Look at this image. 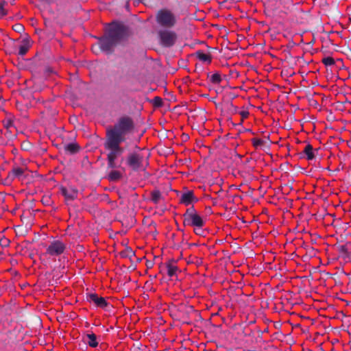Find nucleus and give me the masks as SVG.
Returning <instances> with one entry per match:
<instances>
[{
	"label": "nucleus",
	"instance_id": "nucleus-1",
	"mask_svg": "<svg viewBox=\"0 0 351 351\" xmlns=\"http://www.w3.org/2000/svg\"><path fill=\"white\" fill-rule=\"evenodd\" d=\"M134 129L133 119L128 116L120 117L117 122L106 130L104 147L110 152L107 154V160L117 159L123 152L124 149L121 143L125 141V136L131 133Z\"/></svg>",
	"mask_w": 351,
	"mask_h": 351
},
{
	"label": "nucleus",
	"instance_id": "nucleus-2",
	"mask_svg": "<svg viewBox=\"0 0 351 351\" xmlns=\"http://www.w3.org/2000/svg\"><path fill=\"white\" fill-rule=\"evenodd\" d=\"M129 36V29L122 23H112L106 28L104 34L98 38L101 51L108 55L114 52V48L125 42Z\"/></svg>",
	"mask_w": 351,
	"mask_h": 351
},
{
	"label": "nucleus",
	"instance_id": "nucleus-3",
	"mask_svg": "<svg viewBox=\"0 0 351 351\" xmlns=\"http://www.w3.org/2000/svg\"><path fill=\"white\" fill-rule=\"evenodd\" d=\"M156 21L160 28L171 29L177 24L176 16L168 9H160L156 14Z\"/></svg>",
	"mask_w": 351,
	"mask_h": 351
},
{
	"label": "nucleus",
	"instance_id": "nucleus-4",
	"mask_svg": "<svg viewBox=\"0 0 351 351\" xmlns=\"http://www.w3.org/2000/svg\"><path fill=\"white\" fill-rule=\"evenodd\" d=\"M156 34L159 44L165 48L173 47L178 39L176 32L171 29L160 28L157 30Z\"/></svg>",
	"mask_w": 351,
	"mask_h": 351
},
{
	"label": "nucleus",
	"instance_id": "nucleus-5",
	"mask_svg": "<svg viewBox=\"0 0 351 351\" xmlns=\"http://www.w3.org/2000/svg\"><path fill=\"white\" fill-rule=\"evenodd\" d=\"M66 249V245L59 241H53L50 245L47 247L46 254L51 256H58L63 254Z\"/></svg>",
	"mask_w": 351,
	"mask_h": 351
},
{
	"label": "nucleus",
	"instance_id": "nucleus-6",
	"mask_svg": "<svg viewBox=\"0 0 351 351\" xmlns=\"http://www.w3.org/2000/svg\"><path fill=\"white\" fill-rule=\"evenodd\" d=\"M143 156L137 153H131L127 158V164L132 170L136 171L143 168Z\"/></svg>",
	"mask_w": 351,
	"mask_h": 351
},
{
	"label": "nucleus",
	"instance_id": "nucleus-7",
	"mask_svg": "<svg viewBox=\"0 0 351 351\" xmlns=\"http://www.w3.org/2000/svg\"><path fill=\"white\" fill-rule=\"evenodd\" d=\"M60 190L61 194L64 197L66 204L73 202L77 197L78 190L73 186L69 187L61 186Z\"/></svg>",
	"mask_w": 351,
	"mask_h": 351
},
{
	"label": "nucleus",
	"instance_id": "nucleus-8",
	"mask_svg": "<svg viewBox=\"0 0 351 351\" xmlns=\"http://www.w3.org/2000/svg\"><path fill=\"white\" fill-rule=\"evenodd\" d=\"M87 302L93 303L97 307L105 308L108 306V303L103 297L99 296L97 293H87L86 296Z\"/></svg>",
	"mask_w": 351,
	"mask_h": 351
},
{
	"label": "nucleus",
	"instance_id": "nucleus-9",
	"mask_svg": "<svg viewBox=\"0 0 351 351\" xmlns=\"http://www.w3.org/2000/svg\"><path fill=\"white\" fill-rule=\"evenodd\" d=\"M24 173V168L16 166L14 167L12 169V170L8 172V176L5 178V180L9 182H12L15 179L23 180V178H25Z\"/></svg>",
	"mask_w": 351,
	"mask_h": 351
},
{
	"label": "nucleus",
	"instance_id": "nucleus-10",
	"mask_svg": "<svg viewBox=\"0 0 351 351\" xmlns=\"http://www.w3.org/2000/svg\"><path fill=\"white\" fill-rule=\"evenodd\" d=\"M204 223V220L199 214L192 215L183 220L184 226L203 227Z\"/></svg>",
	"mask_w": 351,
	"mask_h": 351
},
{
	"label": "nucleus",
	"instance_id": "nucleus-11",
	"mask_svg": "<svg viewBox=\"0 0 351 351\" xmlns=\"http://www.w3.org/2000/svg\"><path fill=\"white\" fill-rule=\"evenodd\" d=\"M197 201L198 199L194 196V193L192 191H188L182 193L180 197V202L185 206H189L193 202H197Z\"/></svg>",
	"mask_w": 351,
	"mask_h": 351
},
{
	"label": "nucleus",
	"instance_id": "nucleus-12",
	"mask_svg": "<svg viewBox=\"0 0 351 351\" xmlns=\"http://www.w3.org/2000/svg\"><path fill=\"white\" fill-rule=\"evenodd\" d=\"M178 269V266L173 260L169 261L164 267V269H167V274L169 277L174 276Z\"/></svg>",
	"mask_w": 351,
	"mask_h": 351
},
{
	"label": "nucleus",
	"instance_id": "nucleus-13",
	"mask_svg": "<svg viewBox=\"0 0 351 351\" xmlns=\"http://www.w3.org/2000/svg\"><path fill=\"white\" fill-rule=\"evenodd\" d=\"M80 149V147L77 143H70L64 145V150L66 154H75Z\"/></svg>",
	"mask_w": 351,
	"mask_h": 351
},
{
	"label": "nucleus",
	"instance_id": "nucleus-14",
	"mask_svg": "<svg viewBox=\"0 0 351 351\" xmlns=\"http://www.w3.org/2000/svg\"><path fill=\"white\" fill-rule=\"evenodd\" d=\"M83 341L91 348H95L98 346L97 336L94 333L86 335L83 337Z\"/></svg>",
	"mask_w": 351,
	"mask_h": 351
},
{
	"label": "nucleus",
	"instance_id": "nucleus-15",
	"mask_svg": "<svg viewBox=\"0 0 351 351\" xmlns=\"http://www.w3.org/2000/svg\"><path fill=\"white\" fill-rule=\"evenodd\" d=\"M31 45L29 43V41L26 39L23 40L22 42V45L19 46V50L18 52L19 56H23L27 53V52L29 51Z\"/></svg>",
	"mask_w": 351,
	"mask_h": 351
},
{
	"label": "nucleus",
	"instance_id": "nucleus-16",
	"mask_svg": "<svg viewBox=\"0 0 351 351\" xmlns=\"http://www.w3.org/2000/svg\"><path fill=\"white\" fill-rule=\"evenodd\" d=\"M195 55L197 58L202 62H206L210 64L212 61L211 56L208 53H204L201 50L197 51L195 52Z\"/></svg>",
	"mask_w": 351,
	"mask_h": 351
},
{
	"label": "nucleus",
	"instance_id": "nucleus-17",
	"mask_svg": "<svg viewBox=\"0 0 351 351\" xmlns=\"http://www.w3.org/2000/svg\"><path fill=\"white\" fill-rule=\"evenodd\" d=\"M122 174L120 171L117 170L111 171L108 175V180L110 182H116L121 179Z\"/></svg>",
	"mask_w": 351,
	"mask_h": 351
},
{
	"label": "nucleus",
	"instance_id": "nucleus-18",
	"mask_svg": "<svg viewBox=\"0 0 351 351\" xmlns=\"http://www.w3.org/2000/svg\"><path fill=\"white\" fill-rule=\"evenodd\" d=\"M303 152L306 154V158L308 160H313L315 158L313 148L311 144H307L306 145Z\"/></svg>",
	"mask_w": 351,
	"mask_h": 351
},
{
	"label": "nucleus",
	"instance_id": "nucleus-19",
	"mask_svg": "<svg viewBox=\"0 0 351 351\" xmlns=\"http://www.w3.org/2000/svg\"><path fill=\"white\" fill-rule=\"evenodd\" d=\"M151 200L154 204H157L162 199V194L160 191L154 190L151 193Z\"/></svg>",
	"mask_w": 351,
	"mask_h": 351
},
{
	"label": "nucleus",
	"instance_id": "nucleus-20",
	"mask_svg": "<svg viewBox=\"0 0 351 351\" xmlns=\"http://www.w3.org/2000/svg\"><path fill=\"white\" fill-rule=\"evenodd\" d=\"M121 256L123 258H131L132 256H135V253L130 247H127L124 251L121 252Z\"/></svg>",
	"mask_w": 351,
	"mask_h": 351
},
{
	"label": "nucleus",
	"instance_id": "nucleus-21",
	"mask_svg": "<svg viewBox=\"0 0 351 351\" xmlns=\"http://www.w3.org/2000/svg\"><path fill=\"white\" fill-rule=\"evenodd\" d=\"M210 80L214 84H219L222 80L219 73L217 72L210 76Z\"/></svg>",
	"mask_w": 351,
	"mask_h": 351
},
{
	"label": "nucleus",
	"instance_id": "nucleus-22",
	"mask_svg": "<svg viewBox=\"0 0 351 351\" xmlns=\"http://www.w3.org/2000/svg\"><path fill=\"white\" fill-rule=\"evenodd\" d=\"M197 214L198 213L195 210L194 206H192L186 210L185 213L183 215V219H185L186 218L190 217L192 215H195Z\"/></svg>",
	"mask_w": 351,
	"mask_h": 351
},
{
	"label": "nucleus",
	"instance_id": "nucleus-23",
	"mask_svg": "<svg viewBox=\"0 0 351 351\" xmlns=\"http://www.w3.org/2000/svg\"><path fill=\"white\" fill-rule=\"evenodd\" d=\"M152 104H153L154 107L159 108V107H161L162 106L163 101H162V99L161 97H155L153 99Z\"/></svg>",
	"mask_w": 351,
	"mask_h": 351
},
{
	"label": "nucleus",
	"instance_id": "nucleus-24",
	"mask_svg": "<svg viewBox=\"0 0 351 351\" xmlns=\"http://www.w3.org/2000/svg\"><path fill=\"white\" fill-rule=\"evenodd\" d=\"M6 4H7V3L5 1H0V17H3V16L7 15V14H8L6 10L4 8V6Z\"/></svg>",
	"mask_w": 351,
	"mask_h": 351
},
{
	"label": "nucleus",
	"instance_id": "nucleus-25",
	"mask_svg": "<svg viewBox=\"0 0 351 351\" xmlns=\"http://www.w3.org/2000/svg\"><path fill=\"white\" fill-rule=\"evenodd\" d=\"M322 62L326 65V66H332V65H334L335 64V60L332 58V57H330V56H328V57H326L324 58L323 60H322Z\"/></svg>",
	"mask_w": 351,
	"mask_h": 351
},
{
	"label": "nucleus",
	"instance_id": "nucleus-26",
	"mask_svg": "<svg viewBox=\"0 0 351 351\" xmlns=\"http://www.w3.org/2000/svg\"><path fill=\"white\" fill-rule=\"evenodd\" d=\"M13 30L18 33H22L25 30V27L22 24L16 23L12 27Z\"/></svg>",
	"mask_w": 351,
	"mask_h": 351
},
{
	"label": "nucleus",
	"instance_id": "nucleus-27",
	"mask_svg": "<svg viewBox=\"0 0 351 351\" xmlns=\"http://www.w3.org/2000/svg\"><path fill=\"white\" fill-rule=\"evenodd\" d=\"M339 252L341 254L348 256V249L347 245H343L338 247Z\"/></svg>",
	"mask_w": 351,
	"mask_h": 351
},
{
	"label": "nucleus",
	"instance_id": "nucleus-28",
	"mask_svg": "<svg viewBox=\"0 0 351 351\" xmlns=\"http://www.w3.org/2000/svg\"><path fill=\"white\" fill-rule=\"evenodd\" d=\"M252 144L255 147H258L264 143V141L259 138H252Z\"/></svg>",
	"mask_w": 351,
	"mask_h": 351
},
{
	"label": "nucleus",
	"instance_id": "nucleus-29",
	"mask_svg": "<svg viewBox=\"0 0 351 351\" xmlns=\"http://www.w3.org/2000/svg\"><path fill=\"white\" fill-rule=\"evenodd\" d=\"M108 161V169H115L119 166L117 165L116 161L114 160H107Z\"/></svg>",
	"mask_w": 351,
	"mask_h": 351
},
{
	"label": "nucleus",
	"instance_id": "nucleus-30",
	"mask_svg": "<svg viewBox=\"0 0 351 351\" xmlns=\"http://www.w3.org/2000/svg\"><path fill=\"white\" fill-rule=\"evenodd\" d=\"M80 8L81 6L78 2H75L74 6L69 5L67 9L69 12H72L73 10H78Z\"/></svg>",
	"mask_w": 351,
	"mask_h": 351
},
{
	"label": "nucleus",
	"instance_id": "nucleus-31",
	"mask_svg": "<svg viewBox=\"0 0 351 351\" xmlns=\"http://www.w3.org/2000/svg\"><path fill=\"white\" fill-rule=\"evenodd\" d=\"M194 232L197 235H203L204 232L202 227H195Z\"/></svg>",
	"mask_w": 351,
	"mask_h": 351
},
{
	"label": "nucleus",
	"instance_id": "nucleus-32",
	"mask_svg": "<svg viewBox=\"0 0 351 351\" xmlns=\"http://www.w3.org/2000/svg\"><path fill=\"white\" fill-rule=\"evenodd\" d=\"M13 125V121L10 119H8L5 121H4V126L6 128H9Z\"/></svg>",
	"mask_w": 351,
	"mask_h": 351
},
{
	"label": "nucleus",
	"instance_id": "nucleus-33",
	"mask_svg": "<svg viewBox=\"0 0 351 351\" xmlns=\"http://www.w3.org/2000/svg\"><path fill=\"white\" fill-rule=\"evenodd\" d=\"M240 114L243 119H246L249 115V112L248 111H242L240 112Z\"/></svg>",
	"mask_w": 351,
	"mask_h": 351
},
{
	"label": "nucleus",
	"instance_id": "nucleus-34",
	"mask_svg": "<svg viewBox=\"0 0 351 351\" xmlns=\"http://www.w3.org/2000/svg\"><path fill=\"white\" fill-rule=\"evenodd\" d=\"M154 265V263L151 261H146V266L147 268H152Z\"/></svg>",
	"mask_w": 351,
	"mask_h": 351
},
{
	"label": "nucleus",
	"instance_id": "nucleus-35",
	"mask_svg": "<svg viewBox=\"0 0 351 351\" xmlns=\"http://www.w3.org/2000/svg\"><path fill=\"white\" fill-rule=\"evenodd\" d=\"M165 265H160V273L162 274L164 272H167V269H164V267Z\"/></svg>",
	"mask_w": 351,
	"mask_h": 351
},
{
	"label": "nucleus",
	"instance_id": "nucleus-36",
	"mask_svg": "<svg viewBox=\"0 0 351 351\" xmlns=\"http://www.w3.org/2000/svg\"><path fill=\"white\" fill-rule=\"evenodd\" d=\"M41 1L47 3H51L54 1V0H40Z\"/></svg>",
	"mask_w": 351,
	"mask_h": 351
},
{
	"label": "nucleus",
	"instance_id": "nucleus-37",
	"mask_svg": "<svg viewBox=\"0 0 351 351\" xmlns=\"http://www.w3.org/2000/svg\"><path fill=\"white\" fill-rule=\"evenodd\" d=\"M230 107H231L232 108H233V109H234V110H236V109H237V108H236V107H234L232 103H230Z\"/></svg>",
	"mask_w": 351,
	"mask_h": 351
},
{
	"label": "nucleus",
	"instance_id": "nucleus-38",
	"mask_svg": "<svg viewBox=\"0 0 351 351\" xmlns=\"http://www.w3.org/2000/svg\"><path fill=\"white\" fill-rule=\"evenodd\" d=\"M204 351H215V350H204Z\"/></svg>",
	"mask_w": 351,
	"mask_h": 351
},
{
	"label": "nucleus",
	"instance_id": "nucleus-39",
	"mask_svg": "<svg viewBox=\"0 0 351 351\" xmlns=\"http://www.w3.org/2000/svg\"><path fill=\"white\" fill-rule=\"evenodd\" d=\"M343 274H345V275H346V276H348V274H346V272H344V271H343Z\"/></svg>",
	"mask_w": 351,
	"mask_h": 351
},
{
	"label": "nucleus",
	"instance_id": "nucleus-40",
	"mask_svg": "<svg viewBox=\"0 0 351 351\" xmlns=\"http://www.w3.org/2000/svg\"><path fill=\"white\" fill-rule=\"evenodd\" d=\"M137 1H139V2H141V1H143V0H137Z\"/></svg>",
	"mask_w": 351,
	"mask_h": 351
}]
</instances>
